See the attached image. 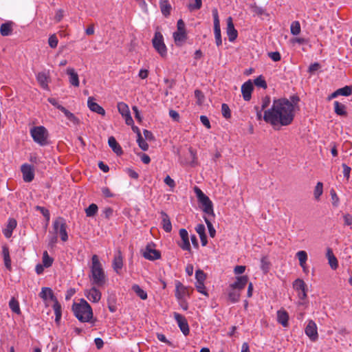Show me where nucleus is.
Wrapping results in <instances>:
<instances>
[{
	"mask_svg": "<svg viewBox=\"0 0 352 352\" xmlns=\"http://www.w3.org/2000/svg\"><path fill=\"white\" fill-rule=\"evenodd\" d=\"M342 168H343V175L344 177L346 178V180H349L350 177V173H351V168L345 164H342Z\"/></svg>",
	"mask_w": 352,
	"mask_h": 352,
	"instance_id": "58",
	"label": "nucleus"
},
{
	"mask_svg": "<svg viewBox=\"0 0 352 352\" xmlns=\"http://www.w3.org/2000/svg\"><path fill=\"white\" fill-rule=\"evenodd\" d=\"M36 78L41 86L44 88H47L48 77L44 72H40L37 74Z\"/></svg>",
	"mask_w": 352,
	"mask_h": 352,
	"instance_id": "31",
	"label": "nucleus"
},
{
	"mask_svg": "<svg viewBox=\"0 0 352 352\" xmlns=\"http://www.w3.org/2000/svg\"><path fill=\"white\" fill-rule=\"evenodd\" d=\"M66 228V222L63 217H58L54 221L53 230L56 234H60L61 240L63 241H66L68 239V235Z\"/></svg>",
	"mask_w": 352,
	"mask_h": 352,
	"instance_id": "6",
	"label": "nucleus"
},
{
	"mask_svg": "<svg viewBox=\"0 0 352 352\" xmlns=\"http://www.w3.org/2000/svg\"><path fill=\"white\" fill-rule=\"evenodd\" d=\"M329 263L332 269L338 267V261L335 256H331L329 259Z\"/></svg>",
	"mask_w": 352,
	"mask_h": 352,
	"instance_id": "60",
	"label": "nucleus"
},
{
	"mask_svg": "<svg viewBox=\"0 0 352 352\" xmlns=\"http://www.w3.org/2000/svg\"><path fill=\"white\" fill-rule=\"evenodd\" d=\"M252 12L259 16L266 14L265 10L263 9L262 8L258 7V6H254L252 8Z\"/></svg>",
	"mask_w": 352,
	"mask_h": 352,
	"instance_id": "59",
	"label": "nucleus"
},
{
	"mask_svg": "<svg viewBox=\"0 0 352 352\" xmlns=\"http://www.w3.org/2000/svg\"><path fill=\"white\" fill-rule=\"evenodd\" d=\"M240 290L230 285V289L228 292V298L232 302H236L239 300Z\"/></svg>",
	"mask_w": 352,
	"mask_h": 352,
	"instance_id": "27",
	"label": "nucleus"
},
{
	"mask_svg": "<svg viewBox=\"0 0 352 352\" xmlns=\"http://www.w3.org/2000/svg\"><path fill=\"white\" fill-rule=\"evenodd\" d=\"M109 146L111 148V149L118 155H120L122 153V150L120 144L117 142L116 138L113 136L109 138L108 140Z\"/></svg>",
	"mask_w": 352,
	"mask_h": 352,
	"instance_id": "24",
	"label": "nucleus"
},
{
	"mask_svg": "<svg viewBox=\"0 0 352 352\" xmlns=\"http://www.w3.org/2000/svg\"><path fill=\"white\" fill-rule=\"evenodd\" d=\"M21 172L25 182H30L33 180L34 175L31 165L27 164L22 165Z\"/></svg>",
	"mask_w": 352,
	"mask_h": 352,
	"instance_id": "15",
	"label": "nucleus"
},
{
	"mask_svg": "<svg viewBox=\"0 0 352 352\" xmlns=\"http://www.w3.org/2000/svg\"><path fill=\"white\" fill-rule=\"evenodd\" d=\"M226 33L230 42H233L238 36L237 31L234 28V25L232 22V19L230 16L227 19Z\"/></svg>",
	"mask_w": 352,
	"mask_h": 352,
	"instance_id": "12",
	"label": "nucleus"
},
{
	"mask_svg": "<svg viewBox=\"0 0 352 352\" xmlns=\"http://www.w3.org/2000/svg\"><path fill=\"white\" fill-rule=\"evenodd\" d=\"M179 236L182 239V243H180L179 246L184 250H190V245L188 239V233L186 229L182 228L179 230Z\"/></svg>",
	"mask_w": 352,
	"mask_h": 352,
	"instance_id": "17",
	"label": "nucleus"
},
{
	"mask_svg": "<svg viewBox=\"0 0 352 352\" xmlns=\"http://www.w3.org/2000/svg\"><path fill=\"white\" fill-rule=\"evenodd\" d=\"M153 45L155 50L160 54L161 56L164 57L167 54V49L164 43V38L162 34L156 32L152 40Z\"/></svg>",
	"mask_w": 352,
	"mask_h": 352,
	"instance_id": "7",
	"label": "nucleus"
},
{
	"mask_svg": "<svg viewBox=\"0 0 352 352\" xmlns=\"http://www.w3.org/2000/svg\"><path fill=\"white\" fill-rule=\"evenodd\" d=\"M173 37L176 43L184 41L186 37V31H177L174 32Z\"/></svg>",
	"mask_w": 352,
	"mask_h": 352,
	"instance_id": "43",
	"label": "nucleus"
},
{
	"mask_svg": "<svg viewBox=\"0 0 352 352\" xmlns=\"http://www.w3.org/2000/svg\"><path fill=\"white\" fill-rule=\"evenodd\" d=\"M39 296L44 300L50 299L54 302L57 300V298L54 296L52 290L50 287H43L41 292L39 293Z\"/></svg>",
	"mask_w": 352,
	"mask_h": 352,
	"instance_id": "20",
	"label": "nucleus"
},
{
	"mask_svg": "<svg viewBox=\"0 0 352 352\" xmlns=\"http://www.w3.org/2000/svg\"><path fill=\"white\" fill-rule=\"evenodd\" d=\"M253 90V84L250 80L243 83L241 86V92L243 99L245 101H249L251 98V94Z\"/></svg>",
	"mask_w": 352,
	"mask_h": 352,
	"instance_id": "16",
	"label": "nucleus"
},
{
	"mask_svg": "<svg viewBox=\"0 0 352 352\" xmlns=\"http://www.w3.org/2000/svg\"><path fill=\"white\" fill-rule=\"evenodd\" d=\"M58 42V38L55 34H52L50 36L48 43L52 48H56L57 47Z\"/></svg>",
	"mask_w": 352,
	"mask_h": 352,
	"instance_id": "53",
	"label": "nucleus"
},
{
	"mask_svg": "<svg viewBox=\"0 0 352 352\" xmlns=\"http://www.w3.org/2000/svg\"><path fill=\"white\" fill-rule=\"evenodd\" d=\"M254 83L256 86H257L258 87H261L263 89H265L267 87V83H266L265 79L261 76L256 78L254 80Z\"/></svg>",
	"mask_w": 352,
	"mask_h": 352,
	"instance_id": "48",
	"label": "nucleus"
},
{
	"mask_svg": "<svg viewBox=\"0 0 352 352\" xmlns=\"http://www.w3.org/2000/svg\"><path fill=\"white\" fill-rule=\"evenodd\" d=\"M200 120H201V123L207 129H210V127H211L210 123V121H209L208 118H207V116H200Z\"/></svg>",
	"mask_w": 352,
	"mask_h": 352,
	"instance_id": "64",
	"label": "nucleus"
},
{
	"mask_svg": "<svg viewBox=\"0 0 352 352\" xmlns=\"http://www.w3.org/2000/svg\"><path fill=\"white\" fill-rule=\"evenodd\" d=\"M248 278L246 276L237 277L236 280L231 285L239 290L243 289L248 283Z\"/></svg>",
	"mask_w": 352,
	"mask_h": 352,
	"instance_id": "26",
	"label": "nucleus"
},
{
	"mask_svg": "<svg viewBox=\"0 0 352 352\" xmlns=\"http://www.w3.org/2000/svg\"><path fill=\"white\" fill-rule=\"evenodd\" d=\"M137 142L138 143L139 146L143 151H147L148 148V145L146 142L142 138V135L139 134V137H138Z\"/></svg>",
	"mask_w": 352,
	"mask_h": 352,
	"instance_id": "50",
	"label": "nucleus"
},
{
	"mask_svg": "<svg viewBox=\"0 0 352 352\" xmlns=\"http://www.w3.org/2000/svg\"><path fill=\"white\" fill-rule=\"evenodd\" d=\"M118 111L122 116L130 114L129 107L124 102H119L118 104Z\"/></svg>",
	"mask_w": 352,
	"mask_h": 352,
	"instance_id": "37",
	"label": "nucleus"
},
{
	"mask_svg": "<svg viewBox=\"0 0 352 352\" xmlns=\"http://www.w3.org/2000/svg\"><path fill=\"white\" fill-rule=\"evenodd\" d=\"M53 258L48 255L47 251H45L43 254V263L45 267H50L53 263Z\"/></svg>",
	"mask_w": 352,
	"mask_h": 352,
	"instance_id": "40",
	"label": "nucleus"
},
{
	"mask_svg": "<svg viewBox=\"0 0 352 352\" xmlns=\"http://www.w3.org/2000/svg\"><path fill=\"white\" fill-rule=\"evenodd\" d=\"M96 287V285H93V287L86 292L87 298L92 302H98L101 298V292Z\"/></svg>",
	"mask_w": 352,
	"mask_h": 352,
	"instance_id": "13",
	"label": "nucleus"
},
{
	"mask_svg": "<svg viewBox=\"0 0 352 352\" xmlns=\"http://www.w3.org/2000/svg\"><path fill=\"white\" fill-rule=\"evenodd\" d=\"M12 28L10 23H3L0 28V32L2 36H8L12 33Z\"/></svg>",
	"mask_w": 352,
	"mask_h": 352,
	"instance_id": "34",
	"label": "nucleus"
},
{
	"mask_svg": "<svg viewBox=\"0 0 352 352\" xmlns=\"http://www.w3.org/2000/svg\"><path fill=\"white\" fill-rule=\"evenodd\" d=\"M35 208L36 210L41 212V214H43V216L45 217L47 223L50 219V214L49 210L47 209H46L43 207L39 206H36Z\"/></svg>",
	"mask_w": 352,
	"mask_h": 352,
	"instance_id": "46",
	"label": "nucleus"
},
{
	"mask_svg": "<svg viewBox=\"0 0 352 352\" xmlns=\"http://www.w3.org/2000/svg\"><path fill=\"white\" fill-rule=\"evenodd\" d=\"M2 255L3 257L4 264L8 270L11 269V259L10 257L9 248L7 245L2 247Z\"/></svg>",
	"mask_w": 352,
	"mask_h": 352,
	"instance_id": "25",
	"label": "nucleus"
},
{
	"mask_svg": "<svg viewBox=\"0 0 352 352\" xmlns=\"http://www.w3.org/2000/svg\"><path fill=\"white\" fill-rule=\"evenodd\" d=\"M123 265L122 257L120 252H118V255H116L113 261V267L117 274L122 269Z\"/></svg>",
	"mask_w": 352,
	"mask_h": 352,
	"instance_id": "28",
	"label": "nucleus"
},
{
	"mask_svg": "<svg viewBox=\"0 0 352 352\" xmlns=\"http://www.w3.org/2000/svg\"><path fill=\"white\" fill-rule=\"evenodd\" d=\"M305 333L312 341H316L318 338L316 324L313 320H309L306 328Z\"/></svg>",
	"mask_w": 352,
	"mask_h": 352,
	"instance_id": "11",
	"label": "nucleus"
},
{
	"mask_svg": "<svg viewBox=\"0 0 352 352\" xmlns=\"http://www.w3.org/2000/svg\"><path fill=\"white\" fill-rule=\"evenodd\" d=\"M296 256L299 261L300 266H303L307 261L308 256L307 252L304 250H300L296 253Z\"/></svg>",
	"mask_w": 352,
	"mask_h": 352,
	"instance_id": "35",
	"label": "nucleus"
},
{
	"mask_svg": "<svg viewBox=\"0 0 352 352\" xmlns=\"http://www.w3.org/2000/svg\"><path fill=\"white\" fill-rule=\"evenodd\" d=\"M53 309H54L55 316H56L55 322H56V323L58 324L60 320V318H61L62 313H61V305L58 302V300H56V301L54 302Z\"/></svg>",
	"mask_w": 352,
	"mask_h": 352,
	"instance_id": "30",
	"label": "nucleus"
},
{
	"mask_svg": "<svg viewBox=\"0 0 352 352\" xmlns=\"http://www.w3.org/2000/svg\"><path fill=\"white\" fill-rule=\"evenodd\" d=\"M190 296V288L184 286L181 282H175V296L177 300H182L185 296Z\"/></svg>",
	"mask_w": 352,
	"mask_h": 352,
	"instance_id": "10",
	"label": "nucleus"
},
{
	"mask_svg": "<svg viewBox=\"0 0 352 352\" xmlns=\"http://www.w3.org/2000/svg\"><path fill=\"white\" fill-rule=\"evenodd\" d=\"M204 283V282L197 283L196 288L199 292L204 294L205 296H208V293L205 290V286Z\"/></svg>",
	"mask_w": 352,
	"mask_h": 352,
	"instance_id": "57",
	"label": "nucleus"
},
{
	"mask_svg": "<svg viewBox=\"0 0 352 352\" xmlns=\"http://www.w3.org/2000/svg\"><path fill=\"white\" fill-rule=\"evenodd\" d=\"M72 309L75 316L80 322H89L93 317L92 309L84 299H81L79 303H74Z\"/></svg>",
	"mask_w": 352,
	"mask_h": 352,
	"instance_id": "3",
	"label": "nucleus"
},
{
	"mask_svg": "<svg viewBox=\"0 0 352 352\" xmlns=\"http://www.w3.org/2000/svg\"><path fill=\"white\" fill-rule=\"evenodd\" d=\"M16 226V221L14 219H10L7 225L6 228L3 231V234L6 238H10L12 236L13 230Z\"/></svg>",
	"mask_w": 352,
	"mask_h": 352,
	"instance_id": "22",
	"label": "nucleus"
},
{
	"mask_svg": "<svg viewBox=\"0 0 352 352\" xmlns=\"http://www.w3.org/2000/svg\"><path fill=\"white\" fill-rule=\"evenodd\" d=\"M87 105L91 111L96 112L100 115L104 116V114H105L104 109L101 106H100L98 104L95 102L94 101V98L92 97H89L88 98Z\"/></svg>",
	"mask_w": 352,
	"mask_h": 352,
	"instance_id": "18",
	"label": "nucleus"
},
{
	"mask_svg": "<svg viewBox=\"0 0 352 352\" xmlns=\"http://www.w3.org/2000/svg\"><path fill=\"white\" fill-rule=\"evenodd\" d=\"M160 214L163 229L166 232H170L172 230V224L168 215L163 211H162Z\"/></svg>",
	"mask_w": 352,
	"mask_h": 352,
	"instance_id": "21",
	"label": "nucleus"
},
{
	"mask_svg": "<svg viewBox=\"0 0 352 352\" xmlns=\"http://www.w3.org/2000/svg\"><path fill=\"white\" fill-rule=\"evenodd\" d=\"M290 30H291V33L293 35H298V34H299L300 32V23L298 21H295L292 22V24H291Z\"/></svg>",
	"mask_w": 352,
	"mask_h": 352,
	"instance_id": "42",
	"label": "nucleus"
},
{
	"mask_svg": "<svg viewBox=\"0 0 352 352\" xmlns=\"http://www.w3.org/2000/svg\"><path fill=\"white\" fill-rule=\"evenodd\" d=\"M204 221L207 225L210 236L213 238L216 234L215 229L214 228L210 220L208 218L204 217Z\"/></svg>",
	"mask_w": 352,
	"mask_h": 352,
	"instance_id": "45",
	"label": "nucleus"
},
{
	"mask_svg": "<svg viewBox=\"0 0 352 352\" xmlns=\"http://www.w3.org/2000/svg\"><path fill=\"white\" fill-rule=\"evenodd\" d=\"M30 134L34 141L40 146L48 144V131L43 126H34L30 129Z\"/></svg>",
	"mask_w": 352,
	"mask_h": 352,
	"instance_id": "5",
	"label": "nucleus"
},
{
	"mask_svg": "<svg viewBox=\"0 0 352 352\" xmlns=\"http://www.w3.org/2000/svg\"><path fill=\"white\" fill-rule=\"evenodd\" d=\"M174 318L176 320L180 330L185 335L187 336L189 333V327L188 322L184 316L180 314L174 313Z\"/></svg>",
	"mask_w": 352,
	"mask_h": 352,
	"instance_id": "9",
	"label": "nucleus"
},
{
	"mask_svg": "<svg viewBox=\"0 0 352 352\" xmlns=\"http://www.w3.org/2000/svg\"><path fill=\"white\" fill-rule=\"evenodd\" d=\"M9 306L13 312L17 314H20L19 302L16 300L12 298L9 302Z\"/></svg>",
	"mask_w": 352,
	"mask_h": 352,
	"instance_id": "44",
	"label": "nucleus"
},
{
	"mask_svg": "<svg viewBox=\"0 0 352 352\" xmlns=\"http://www.w3.org/2000/svg\"><path fill=\"white\" fill-rule=\"evenodd\" d=\"M143 256L145 258L154 261L160 258V252L155 249L151 248L148 245L146 247L145 250L143 252Z\"/></svg>",
	"mask_w": 352,
	"mask_h": 352,
	"instance_id": "14",
	"label": "nucleus"
},
{
	"mask_svg": "<svg viewBox=\"0 0 352 352\" xmlns=\"http://www.w3.org/2000/svg\"><path fill=\"white\" fill-rule=\"evenodd\" d=\"M67 74L69 76V82L74 87L79 86V78L78 74L74 68L69 67L67 69Z\"/></svg>",
	"mask_w": 352,
	"mask_h": 352,
	"instance_id": "19",
	"label": "nucleus"
},
{
	"mask_svg": "<svg viewBox=\"0 0 352 352\" xmlns=\"http://www.w3.org/2000/svg\"><path fill=\"white\" fill-rule=\"evenodd\" d=\"M160 6L162 13L164 16L169 15L171 6L168 2V0H160Z\"/></svg>",
	"mask_w": 352,
	"mask_h": 352,
	"instance_id": "29",
	"label": "nucleus"
},
{
	"mask_svg": "<svg viewBox=\"0 0 352 352\" xmlns=\"http://www.w3.org/2000/svg\"><path fill=\"white\" fill-rule=\"evenodd\" d=\"M195 278L197 283L204 282L206 279V274L202 270H198L195 272Z\"/></svg>",
	"mask_w": 352,
	"mask_h": 352,
	"instance_id": "52",
	"label": "nucleus"
},
{
	"mask_svg": "<svg viewBox=\"0 0 352 352\" xmlns=\"http://www.w3.org/2000/svg\"><path fill=\"white\" fill-rule=\"evenodd\" d=\"M293 287L296 292H300L306 289V284L302 279L297 278L293 283Z\"/></svg>",
	"mask_w": 352,
	"mask_h": 352,
	"instance_id": "36",
	"label": "nucleus"
},
{
	"mask_svg": "<svg viewBox=\"0 0 352 352\" xmlns=\"http://www.w3.org/2000/svg\"><path fill=\"white\" fill-rule=\"evenodd\" d=\"M271 100L269 96H265L262 99L261 110L267 108L270 104Z\"/></svg>",
	"mask_w": 352,
	"mask_h": 352,
	"instance_id": "62",
	"label": "nucleus"
},
{
	"mask_svg": "<svg viewBox=\"0 0 352 352\" xmlns=\"http://www.w3.org/2000/svg\"><path fill=\"white\" fill-rule=\"evenodd\" d=\"M89 277L91 285L98 287H103L107 280L104 270L96 254L92 256Z\"/></svg>",
	"mask_w": 352,
	"mask_h": 352,
	"instance_id": "2",
	"label": "nucleus"
},
{
	"mask_svg": "<svg viewBox=\"0 0 352 352\" xmlns=\"http://www.w3.org/2000/svg\"><path fill=\"white\" fill-rule=\"evenodd\" d=\"M195 96L197 100L198 104H201L204 102V95L200 90L197 89L195 91Z\"/></svg>",
	"mask_w": 352,
	"mask_h": 352,
	"instance_id": "54",
	"label": "nucleus"
},
{
	"mask_svg": "<svg viewBox=\"0 0 352 352\" xmlns=\"http://www.w3.org/2000/svg\"><path fill=\"white\" fill-rule=\"evenodd\" d=\"M201 6H202L201 0H195V3H189L188 6V8L190 10V11H193V10H199L201 8Z\"/></svg>",
	"mask_w": 352,
	"mask_h": 352,
	"instance_id": "49",
	"label": "nucleus"
},
{
	"mask_svg": "<svg viewBox=\"0 0 352 352\" xmlns=\"http://www.w3.org/2000/svg\"><path fill=\"white\" fill-rule=\"evenodd\" d=\"M212 12L214 21V34L215 42L217 46H220L222 44V39L218 11L216 8H214Z\"/></svg>",
	"mask_w": 352,
	"mask_h": 352,
	"instance_id": "8",
	"label": "nucleus"
},
{
	"mask_svg": "<svg viewBox=\"0 0 352 352\" xmlns=\"http://www.w3.org/2000/svg\"><path fill=\"white\" fill-rule=\"evenodd\" d=\"M323 192V184L322 182H319L317 183L314 192V195L316 199H319L320 197L322 195Z\"/></svg>",
	"mask_w": 352,
	"mask_h": 352,
	"instance_id": "39",
	"label": "nucleus"
},
{
	"mask_svg": "<svg viewBox=\"0 0 352 352\" xmlns=\"http://www.w3.org/2000/svg\"><path fill=\"white\" fill-rule=\"evenodd\" d=\"M132 290L142 299L146 300L147 298V294L138 285H133Z\"/></svg>",
	"mask_w": 352,
	"mask_h": 352,
	"instance_id": "33",
	"label": "nucleus"
},
{
	"mask_svg": "<svg viewBox=\"0 0 352 352\" xmlns=\"http://www.w3.org/2000/svg\"><path fill=\"white\" fill-rule=\"evenodd\" d=\"M164 183L170 188H174L175 186V181L173 179H171V177L169 175H167L164 178Z\"/></svg>",
	"mask_w": 352,
	"mask_h": 352,
	"instance_id": "61",
	"label": "nucleus"
},
{
	"mask_svg": "<svg viewBox=\"0 0 352 352\" xmlns=\"http://www.w3.org/2000/svg\"><path fill=\"white\" fill-rule=\"evenodd\" d=\"M299 97L292 96L290 100L280 98L274 100L272 107L265 111L263 119L272 126H287L294 118V112L298 107Z\"/></svg>",
	"mask_w": 352,
	"mask_h": 352,
	"instance_id": "1",
	"label": "nucleus"
},
{
	"mask_svg": "<svg viewBox=\"0 0 352 352\" xmlns=\"http://www.w3.org/2000/svg\"><path fill=\"white\" fill-rule=\"evenodd\" d=\"M268 56L275 62L279 61L281 58L278 52H272L268 53Z\"/></svg>",
	"mask_w": 352,
	"mask_h": 352,
	"instance_id": "56",
	"label": "nucleus"
},
{
	"mask_svg": "<svg viewBox=\"0 0 352 352\" xmlns=\"http://www.w3.org/2000/svg\"><path fill=\"white\" fill-rule=\"evenodd\" d=\"M334 111L339 116H346V107L344 104L338 101L334 102Z\"/></svg>",
	"mask_w": 352,
	"mask_h": 352,
	"instance_id": "32",
	"label": "nucleus"
},
{
	"mask_svg": "<svg viewBox=\"0 0 352 352\" xmlns=\"http://www.w3.org/2000/svg\"><path fill=\"white\" fill-rule=\"evenodd\" d=\"M66 118L71 122H72L74 124H78L79 120L70 111L67 113V114L65 116Z\"/></svg>",
	"mask_w": 352,
	"mask_h": 352,
	"instance_id": "63",
	"label": "nucleus"
},
{
	"mask_svg": "<svg viewBox=\"0 0 352 352\" xmlns=\"http://www.w3.org/2000/svg\"><path fill=\"white\" fill-rule=\"evenodd\" d=\"M339 96H349L352 94V87L345 86L337 89Z\"/></svg>",
	"mask_w": 352,
	"mask_h": 352,
	"instance_id": "41",
	"label": "nucleus"
},
{
	"mask_svg": "<svg viewBox=\"0 0 352 352\" xmlns=\"http://www.w3.org/2000/svg\"><path fill=\"white\" fill-rule=\"evenodd\" d=\"M289 316L286 311L279 310L277 311V320L283 327H287L288 325Z\"/></svg>",
	"mask_w": 352,
	"mask_h": 352,
	"instance_id": "23",
	"label": "nucleus"
},
{
	"mask_svg": "<svg viewBox=\"0 0 352 352\" xmlns=\"http://www.w3.org/2000/svg\"><path fill=\"white\" fill-rule=\"evenodd\" d=\"M98 212V206L95 204H91L85 209V213L87 217H94Z\"/></svg>",
	"mask_w": 352,
	"mask_h": 352,
	"instance_id": "38",
	"label": "nucleus"
},
{
	"mask_svg": "<svg viewBox=\"0 0 352 352\" xmlns=\"http://www.w3.org/2000/svg\"><path fill=\"white\" fill-rule=\"evenodd\" d=\"M330 195L331 198L332 205L334 207H338L339 205L340 200L338 196L337 195L336 191L333 189H331L330 190Z\"/></svg>",
	"mask_w": 352,
	"mask_h": 352,
	"instance_id": "47",
	"label": "nucleus"
},
{
	"mask_svg": "<svg viewBox=\"0 0 352 352\" xmlns=\"http://www.w3.org/2000/svg\"><path fill=\"white\" fill-rule=\"evenodd\" d=\"M194 190L204 212L214 217L213 205L209 197L198 187H195Z\"/></svg>",
	"mask_w": 352,
	"mask_h": 352,
	"instance_id": "4",
	"label": "nucleus"
},
{
	"mask_svg": "<svg viewBox=\"0 0 352 352\" xmlns=\"http://www.w3.org/2000/svg\"><path fill=\"white\" fill-rule=\"evenodd\" d=\"M221 112H222V115L223 116L228 119V118H230V116H231V113H230V109L228 107V104L223 103L221 105Z\"/></svg>",
	"mask_w": 352,
	"mask_h": 352,
	"instance_id": "51",
	"label": "nucleus"
},
{
	"mask_svg": "<svg viewBox=\"0 0 352 352\" xmlns=\"http://www.w3.org/2000/svg\"><path fill=\"white\" fill-rule=\"evenodd\" d=\"M108 308L109 311L112 313L115 312L117 309L116 306L115 300L113 298H110L108 299Z\"/></svg>",
	"mask_w": 352,
	"mask_h": 352,
	"instance_id": "55",
	"label": "nucleus"
}]
</instances>
